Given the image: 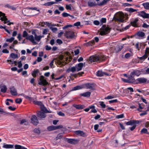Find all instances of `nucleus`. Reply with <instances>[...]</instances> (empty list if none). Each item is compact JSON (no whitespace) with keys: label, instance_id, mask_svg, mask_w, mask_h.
I'll list each match as a JSON object with an SVG mask.
<instances>
[{"label":"nucleus","instance_id":"f257e3e1","mask_svg":"<svg viewBox=\"0 0 149 149\" xmlns=\"http://www.w3.org/2000/svg\"><path fill=\"white\" fill-rule=\"evenodd\" d=\"M106 57L104 55L99 56L95 55L90 57L89 60L91 62H100L104 61L106 59Z\"/></svg>","mask_w":149,"mask_h":149},{"label":"nucleus","instance_id":"f03ea898","mask_svg":"<svg viewBox=\"0 0 149 149\" xmlns=\"http://www.w3.org/2000/svg\"><path fill=\"white\" fill-rule=\"evenodd\" d=\"M114 19L116 21L121 22H124L126 19L124 14L121 12L116 13L115 15Z\"/></svg>","mask_w":149,"mask_h":149},{"label":"nucleus","instance_id":"7ed1b4c3","mask_svg":"<svg viewBox=\"0 0 149 149\" xmlns=\"http://www.w3.org/2000/svg\"><path fill=\"white\" fill-rule=\"evenodd\" d=\"M110 31L109 28L106 25H103L100 29V34L102 36L109 33Z\"/></svg>","mask_w":149,"mask_h":149},{"label":"nucleus","instance_id":"20e7f679","mask_svg":"<svg viewBox=\"0 0 149 149\" xmlns=\"http://www.w3.org/2000/svg\"><path fill=\"white\" fill-rule=\"evenodd\" d=\"M33 102L35 104L40 106V109H41V110L44 111L46 113L51 112V111H49L47 110V109L44 107V105L42 104L41 102L38 101H34Z\"/></svg>","mask_w":149,"mask_h":149},{"label":"nucleus","instance_id":"39448f33","mask_svg":"<svg viewBox=\"0 0 149 149\" xmlns=\"http://www.w3.org/2000/svg\"><path fill=\"white\" fill-rule=\"evenodd\" d=\"M0 17L1 20L2 21H3L5 24H7L8 25H9V21L6 18L5 14L0 12Z\"/></svg>","mask_w":149,"mask_h":149},{"label":"nucleus","instance_id":"423d86ee","mask_svg":"<svg viewBox=\"0 0 149 149\" xmlns=\"http://www.w3.org/2000/svg\"><path fill=\"white\" fill-rule=\"evenodd\" d=\"M138 15L142 17L144 19L149 18V14L143 11L139 12Z\"/></svg>","mask_w":149,"mask_h":149},{"label":"nucleus","instance_id":"0eeeda50","mask_svg":"<svg viewBox=\"0 0 149 149\" xmlns=\"http://www.w3.org/2000/svg\"><path fill=\"white\" fill-rule=\"evenodd\" d=\"M10 93L13 96H16L18 95L17 90L14 86L10 88Z\"/></svg>","mask_w":149,"mask_h":149},{"label":"nucleus","instance_id":"6e6552de","mask_svg":"<svg viewBox=\"0 0 149 149\" xmlns=\"http://www.w3.org/2000/svg\"><path fill=\"white\" fill-rule=\"evenodd\" d=\"M62 127H63L62 125H59L57 126L52 125L48 127H47V129L48 131H50L61 128Z\"/></svg>","mask_w":149,"mask_h":149},{"label":"nucleus","instance_id":"1a4fd4ad","mask_svg":"<svg viewBox=\"0 0 149 149\" xmlns=\"http://www.w3.org/2000/svg\"><path fill=\"white\" fill-rule=\"evenodd\" d=\"M31 120V123L34 125H37L39 123L38 120L35 115L32 116Z\"/></svg>","mask_w":149,"mask_h":149},{"label":"nucleus","instance_id":"9d476101","mask_svg":"<svg viewBox=\"0 0 149 149\" xmlns=\"http://www.w3.org/2000/svg\"><path fill=\"white\" fill-rule=\"evenodd\" d=\"M40 81L39 82L38 84L40 85H45L47 84L46 80L45 79L44 77L42 75L40 76Z\"/></svg>","mask_w":149,"mask_h":149},{"label":"nucleus","instance_id":"9b49d317","mask_svg":"<svg viewBox=\"0 0 149 149\" xmlns=\"http://www.w3.org/2000/svg\"><path fill=\"white\" fill-rule=\"evenodd\" d=\"M65 35L67 38H72L74 36V33L72 31H66Z\"/></svg>","mask_w":149,"mask_h":149},{"label":"nucleus","instance_id":"f8f14e48","mask_svg":"<svg viewBox=\"0 0 149 149\" xmlns=\"http://www.w3.org/2000/svg\"><path fill=\"white\" fill-rule=\"evenodd\" d=\"M27 40H29L34 45L37 44V43L35 40L34 37L32 35L28 36L26 38Z\"/></svg>","mask_w":149,"mask_h":149},{"label":"nucleus","instance_id":"ddd939ff","mask_svg":"<svg viewBox=\"0 0 149 149\" xmlns=\"http://www.w3.org/2000/svg\"><path fill=\"white\" fill-rule=\"evenodd\" d=\"M136 35L138 37V38L139 39H142L145 38V33L142 31H139L137 32Z\"/></svg>","mask_w":149,"mask_h":149},{"label":"nucleus","instance_id":"4468645a","mask_svg":"<svg viewBox=\"0 0 149 149\" xmlns=\"http://www.w3.org/2000/svg\"><path fill=\"white\" fill-rule=\"evenodd\" d=\"M32 34L34 35L35 40H36L37 41L39 42L40 41L41 38L44 37V36H37L35 32H33Z\"/></svg>","mask_w":149,"mask_h":149},{"label":"nucleus","instance_id":"2eb2a0df","mask_svg":"<svg viewBox=\"0 0 149 149\" xmlns=\"http://www.w3.org/2000/svg\"><path fill=\"white\" fill-rule=\"evenodd\" d=\"M74 133L76 134L81 136L85 137L86 136V134L82 131H74Z\"/></svg>","mask_w":149,"mask_h":149},{"label":"nucleus","instance_id":"dca6fc26","mask_svg":"<svg viewBox=\"0 0 149 149\" xmlns=\"http://www.w3.org/2000/svg\"><path fill=\"white\" fill-rule=\"evenodd\" d=\"M147 79H146L144 78H138L136 80V84L138 83H143L146 82Z\"/></svg>","mask_w":149,"mask_h":149},{"label":"nucleus","instance_id":"f3484780","mask_svg":"<svg viewBox=\"0 0 149 149\" xmlns=\"http://www.w3.org/2000/svg\"><path fill=\"white\" fill-rule=\"evenodd\" d=\"M139 123L138 120H130L128 122H126L125 124L127 125H133L136 124L138 123Z\"/></svg>","mask_w":149,"mask_h":149},{"label":"nucleus","instance_id":"a211bd4d","mask_svg":"<svg viewBox=\"0 0 149 149\" xmlns=\"http://www.w3.org/2000/svg\"><path fill=\"white\" fill-rule=\"evenodd\" d=\"M83 88L86 89H92L93 87V85L91 83H86L83 84Z\"/></svg>","mask_w":149,"mask_h":149},{"label":"nucleus","instance_id":"6ab92c4d","mask_svg":"<svg viewBox=\"0 0 149 149\" xmlns=\"http://www.w3.org/2000/svg\"><path fill=\"white\" fill-rule=\"evenodd\" d=\"M96 75L98 76L102 77L104 75H108V74L107 73L103 72L102 70H99L97 72Z\"/></svg>","mask_w":149,"mask_h":149},{"label":"nucleus","instance_id":"aec40b11","mask_svg":"<svg viewBox=\"0 0 149 149\" xmlns=\"http://www.w3.org/2000/svg\"><path fill=\"white\" fill-rule=\"evenodd\" d=\"M37 115L38 117L41 118H45L46 116L45 113L41 111H38L37 113Z\"/></svg>","mask_w":149,"mask_h":149},{"label":"nucleus","instance_id":"412c9836","mask_svg":"<svg viewBox=\"0 0 149 149\" xmlns=\"http://www.w3.org/2000/svg\"><path fill=\"white\" fill-rule=\"evenodd\" d=\"M128 80L129 83L136 84V81H135L134 78L132 75L129 76L128 77Z\"/></svg>","mask_w":149,"mask_h":149},{"label":"nucleus","instance_id":"4be33fe9","mask_svg":"<svg viewBox=\"0 0 149 149\" xmlns=\"http://www.w3.org/2000/svg\"><path fill=\"white\" fill-rule=\"evenodd\" d=\"M138 21V19L137 18H135L133 19L131 22V23L132 25L134 27L137 26V23Z\"/></svg>","mask_w":149,"mask_h":149},{"label":"nucleus","instance_id":"5701e85b","mask_svg":"<svg viewBox=\"0 0 149 149\" xmlns=\"http://www.w3.org/2000/svg\"><path fill=\"white\" fill-rule=\"evenodd\" d=\"M73 106L76 108L77 109H81L85 107V106L84 105L81 104H74Z\"/></svg>","mask_w":149,"mask_h":149},{"label":"nucleus","instance_id":"b1692460","mask_svg":"<svg viewBox=\"0 0 149 149\" xmlns=\"http://www.w3.org/2000/svg\"><path fill=\"white\" fill-rule=\"evenodd\" d=\"M141 74V71L139 70H134L131 72V74L132 75H135L139 76Z\"/></svg>","mask_w":149,"mask_h":149},{"label":"nucleus","instance_id":"393cba45","mask_svg":"<svg viewBox=\"0 0 149 149\" xmlns=\"http://www.w3.org/2000/svg\"><path fill=\"white\" fill-rule=\"evenodd\" d=\"M83 66V64L82 63H80L78 65H76L75 66L77 68V71H79L81 70Z\"/></svg>","mask_w":149,"mask_h":149},{"label":"nucleus","instance_id":"a878e982","mask_svg":"<svg viewBox=\"0 0 149 149\" xmlns=\"http://www.w3.org/2000/svg\"><path fill=\"white\" fill-rule=\"evenodd\" d=\"M30 121L26 119H22L21 121L20 124H24V125H28L29 124Z\"/></svg>","mask_w":149,"mask_h":149},{"label":"nucleus","instance_id":"bb28decb","mask_svg":"<svg viewBox=\"0 0 149 149\" xmlns=\"http://www.w3.org/2000/svg\"><path fill=\"white\" fill-rule=\"evenodd\" d=\"M91 93L89 92H86L83 93H81L80 95L84 97H88L90 96Z\"/></svg>","mask_w":149,"mask_h":149},{"label":"nucleus","instance_id":"cd10ccee","mask_svg":"<svg viewBox=\"0 0 149 149\" xmlns=\"http://www.w3.org/2000/svg\"><path fill=\"white\" fill-rule=\"evenodd\" d=\"M67 71L68 72H73L77 71V70L76 66H75L68 69Z\"/></svg>","mask_w":149,"mask_h":149},{"label":"nucleus","instance_id":"c85d7f7f","mask_svg":"<svg viewBox=\"0 0 149 149\" xmlns=\"http://www.w3.org/2000/svg\"><path fill=\"white\" fill-rule=\"evenodd\" d=\"M83 88V84L81 86H77L73 87L72 89V91H76L77 90L81 89Z\"/></svg>","mask_w":149,"mask_h":149},{"label":"nucleus","instance_id":"c756f323","mask_svg":"<svg viewBox=\"0 0 149 149\" xmlns=\"http://www.w3.org/2000/svg\"><path fill=\"white\" fill-rule=\"evenodd\" d=\"M39 72V71L38 69L34 70L32 72V75L33 77H36Z\"/></svg>","mask_w":149,"mask_h":149},{"label":"nucleus","instance_id":"7c9ffc66","mask_svg":"<svg viewBox=\"0 0 149 149\" xmlns=\"http://www.w3.org/2000/svg\"><path fill=\"white\" fill-rule=\"evenodd\" d=\"M67 142L71 144H75L77 142V140L73 139H68L67 140Z\"/></svg>","mask_w":149,"mask_h":149},{"label":"nucleus","instance_id":"2f4dec72","mask_svg":"<svg viewBox=\"0 0 149 149\" xmlns=\"http://www.w3.org/2000/svg\"><path fill=\"white\" fill-rule=\"evenodd\" d=\"M142 5L143 6L144 8L146 9H149V3L145 2L142 4Z\"/></svg>","mask_w":149,"mask_h":149},{"label":"nucleus","instance_id":"473e14b6","mask_svg":"<svg viewBox=\"0 0 149 149\" xmlns=\"http://www.w3.org/2000/svg\"><path fill=\"white\" fill-rule=\"evenodd\" d=\"M139 107L137 109V110L139 111H141V110L144 108V105L143 103H139Z\"/></svg>","mask_w":149,"mask_h":149},{"label":"nucleus","instance_id":"72a5a7b5","mask_svg":"<svg viewBox=\"0 0 149 149\" xmlns=\"http://www.w3.org/2000/svg\"><path fill=\"white\" fill-rule=\"evenodd\" d=\"M15 147L16 149H27V148L19 145H16Z\"/></svg>","mask_w":149,"mask_h":149},{"label":"nucleus","instance_id":"f704fd0d","mask_svg":"<svg viewBox=\"0 0 149 149\" xmlns=\"http://www.w3.org/2000/svg\"><path fill=\"white\" fill-rule=\"evenodd\" d=\"M107 19L106 18H102L100 20V25H102L103 23H105L106 22Z\"/></svg>","mask_w":149,"mask_h":149},{"label":"nucleus","instance_id":"c9c22d12","mask_svg":"<svg viewBox=\"0 0 149 149\" xmlns=\"http://www.w3.org/2000/svg\"><path fill=\"white\" fill-rule=\"evenodd\" d=\"M62 16L63 17H67L68 16L70 17H74L72 16V15H70L69 14H68L66 13H62Z\"/></svg>","mask_w":149,"mask_h":149},{"label":"nucleus","instance_id":"e433bc0d","mask_svg":"<svg viewBox=\"0 0 149 149\" xmlns=\"http://www.w3.org/2000/svg\"><path fill=\"white\" fill-rule=\"evenodd\" d=\"M15 101L16 103L20 104L22 102V100L21 98H17L16 99Z\"/></svg>","mask_w":149,"mask_h":149},{"label":"nucleus","instance_id":"4c0bfd02","mask_svg":"<svg viewBox=\"0 0 149 149\" xmlns=\"http://www.w3.org/2000/svg\"><path fill=\"white\" fill-rule=\"evenodd\" d=\"M54 4H55L54 2L51 1L45 3L44 5L46 6H50Z\"/></svg>","mask_w":149,"mask_h":149},{"label":"nucleus","instance_id":"58836bf2","mask_svg":"<svg viewBox=\"0 0 149 149\" xmlns=\"http://www.w3.org/2000/svg\"><path fill=\"white\" fill-rule=\"evenodd\" d=\"M10 55L11 57L14 59L18 57V55L17 54L11 53Z\"/></svg>","mask_w":149,"mask_h":149},{"label":"nucleus","instance_id":"ea45409f","mask_svg":"<svg viewBox=\"0 0 149 149\" xmlns=\"http://www.w3.org/2000/svg\"><path fill=\"white\" fill-rule=\"evenodd\" d=\"M95 3L92 1H89L88 3V5L89 6L92 7L95 5Z\"/></svg>","mask_w":149,"mask_h":149},{"label":"nucleus","instance_id":"a19ab883","mask_svg":"<svg viewBox=\"0 0 149 149\" xmlns=\"http://www.w3.org/2000/svg\"><path fill=\"white\" fill-rule=\"evenodd\" d=\"M147 57V56L146 55V54H144L143 56L140 57L139 59L141 60H144Z\"/></svg>","mask_w":149,"mask_h":149},{"label":"nucleus","instance_id":"79ce46f5","mask_svg":"<svg viewBox=\"0 0 149 149\" xmlns=\"http://www.w3.org/2000/svg\"><path fill=\"white\" fill-rule=\"evenodd\" d=\"M124 117V115L122 114L119 115H118L116 116V118L118 119Z\"/></svg>","mask_w":149,"mask_h":149},{"label":"nucleus","instance_id":"37998d69","mask_svg":"<svg viewBox=\"0 0 149 149\" xmlns=\"http://www.w3.org/2000/svg\"><path fill=\"white\" fill-rule=\"evenodd\" d=\"M50 29L54 33V32H56L58 30L57 28H56V27H50Z\"/></svg>","mask_w":149,"mask_h":149},{"label":"nucleus","instance_id":"c03bdc74","mask_svg":"<svg viewBox=\"0 0 149 149\" xmlns=\"http://www.w3.org/2000/svg\"><path fill=\"white\" fill-rule=\"evenodd\" d=\"M100 105L102 108H105L106 105L103 102H100Z\"/></svg>","mask_w":149,"mask_h":149},{"label":"nucleus","instance_id":"a18cd8bd","mask_svg":"<svg viewBox=\"0 0 149 149\" xmlns=\"http://www.w3.org/2000/svg\"><path fill=\"white\" fill-rule=\"evenodd\" d=\"M34 132L37 134H39L40 133V130L38 128H36L33 130Z\"/></svg>","mask_w":149,"mask_h":149},{"label":"nucleus","instance_id":"49530a36","mask_svg":"<svg viewBox=\"0 0 149 149\" xmlns=\"http://www.w3.org/2000/svg\"><path fill=\"white\" fill-rule=\"evenodd\" d=\"M128 11L130 13H133L136 11L137 10L132 8H130L129 9Z\"/></svg>","mask_w":149,"mask_h":149},{"label":"nucleus","instance_id":"de8ad7c7","mask_svg":"<svg viewBox=\"0 0 149 149\" xmlns=\"http://www.w3.org/2000/svg\"><path fill=\"white\" fill-rule=\"evenodd\" d=\"M9 43H5L2 46V47L3 48H6L8 46Z\"/></svg>","mask_w":149,"mask_h":149},{"label":"nucleus","instance_id":"09e8293b","mask_svg":"<svg viewBox=\"0 0 149 149\" xmlns=\"http://www.w3.org/2000/svg\"><path fill=\"white\" fill-rule=\"evenodd\" d=\"M145 54H146V55L148 56L149 54V47L146 48Z\"/></svg>","mask_w":149,"mask_h":149},{"label":"nucleus","instance_id":"8fccbe9b","mask_svg":"<svg viewBox=\"0 0 149 149\" xmlns=\"http://www.w3.org/2000/svg\"><path fill=\"white\" fill-rule=\"evenodd\" d=\"M28 33L26 31H24L23 32V37H27Z\"/></svg>","mask_w":149,"mask_h":149},{"label":"nucleus","instance_id":"3c124183","mask_svg":"<svg viewBox=\"0 0 149 149\" xmlns=\"http://www.w3.org/2000/svg\"><path fill=\"white\" fill-rule=\"evenodd\" d=\"M107 3V1L105 0H103L102 2H100L99 4V5L102 6Z\"/></svg>","mask_w":149,"mask_h":149},{"label":"nucleus","instance_id":"603ef678","mask_svg":"<svg viewBox=\"0 0 149 149\" xmlns=\"http://www.w3.org/2000/svg\"><path fill=\"white\" fill-rule=\"evenodd\" d=\"M141 132L143 133H147V130L146 128H143L141 130Z\"/></svg>","mask_w":149,"mask_h":149},{"label":"nucleus","instance_id":"864d4df0","mask_svg":"<svg viewBox=\"0 0 149 149\" xmlns=\"http://www.w3.org/2000/svg\"><path fill=\"white\" fill-rule=\"evenodd\" d=\"M93 23L94 24L96 25H99L100 22L99 21L97 20H95L93 22Z\"/></svg>","mask_w":149,"mask_h":149},{"label":"nucleus","instance_id":"5fc2aeb1","mask_svg":"<svg viewBox=\"0 0 149 149\" xmlns=\"http://www.w3.org/2000/svg\"><path fill=\"white\" fill-rule=\"evenodd\" d=\"M118 101L117 99H115L113 100H111L109 101L110 103H113L117 102Z\"/></svg>","mask_w":149,"mask_h":149},{"label":"nucleus","instance_id":"6e6d98bb","mask_svg":"<svg viewBox=\"0 0 149 149\" xmlns=\"http://www.w3.org/2000/svg\"><path fill=\"white\" fill-rule=\"evenodd\" d=\"M48 31V29H43V34H47V32Z\"/></svg>","mask_w":149,"mask_h":149},{"label":"nucleus","instance_id":"4d7b16f0","mask_svg":"<svg viewBox=\"0 0 149 149\" xmlns=\"http://www.w3.org/2000/svg\"><path fill=\"white\" fill-rule=\"evenodd\" d=\"M2 52L3 53H9V51L6 48H4L2 51Z\"/></svg>","mask_w":149,"mask_h":149},{"label":"nucleus","instance_id":"13d9d810","mask_svg":"<svg viewBox=\"0 0 149 149\" xmlns=\"http://www.w3.org/2000/svg\"><path fill=\"white\" fill-rule=\"evenodd\" d=\"M18 67L19 68H20L22 66V65L21 61L18 62Z\"/></svg>","mask_w":149,"mask_h":149},{"label":"nucleus","instance_id":"bf43d9fd","mask_svg":"<svg viewBox=\"0 0 149 149\" xmlns=\"http://www.w3.org/2000/svg\"><path fill=\"white\" fill-rule=\"evenodd\" d=\"M66 8L67 10H72L71 7L70 5H66Z\"/></svg>","mask_w":149,"mask_h":149},{"label":"nucleus","instance_id":"052dcab7","mask_svg":"<svg viewBox=\"0 0 149 149\" xmlns=\"http://www.w3.org/2000/svg\"><path fill=\"white\" fill-rule=\"evenodd\" d=\"M136 126V124H135L133 125L132 127H130V129L131 130L133 131L135 128Z\"/></svg>","mask_w":149,"mask_h":149},{"label":"nucleus","instance_id":"680f3d73","mask_svg":"<svg viewBox=\"0 0 149 149\" xmlns=\"http://www.w3.org/2000/svg\"><path fill=\"white\" fill-rule=\"evenodd\" d=\"M64 75H62L59 77L55 78L54 79L55 80H57L60 79H61V78H63V77H64Z\"/></svg>","mask_w":149,"mask_h":149},{"label":"nucleus","instance_id":"e2e57ef3","mask_svg":"<svg viewBox=\"0 0 149 149\" xmlns=\"http://www.w3.org/2000/svg\"><path fill=\"white\" fill-rule=\"evenodd\" d=\"M114 97L113 96H108L106 97L105 99H111L112 98H113Z\"/></svg>","mask_w":149,"mask_h":149},{"label":"nucleus","instance_id":"0e129e2a","mask_svg":"<svg viewBox=\"0 0 149 149\" xmlns=\"http://www.w3.org/2000/svg\"><path fill=\"white\" fill-rule=\"evenodd\" d=\"M56 42L59 44H61L63 43L62 41L59 39H58L56 40Z\"/></svg>","mask_w":149,"mask_h":149},{"label":"nucleus","instance_id":"69168bd1","mask_svg":"<svg viewBox=\"0 0 149 149\" xmlns=\"http://www.w3.org/2000/svg\"><path fill=\"white\" fill-rule=\"evenodd\" d=\"M80 24L81 23L80 22H77L74 24V26H78L80 25Z\"/></svg>","mask_w":149,"mask_h":149},{"label":"nucleus","instance_id":"338daca9","mask_svg":"<svg viewBox=\"0 0 149 149\" xmlns=\"http://www.w3.org/2000/svg\"><path fill=\"white\" fill-rule=\"evenodd\" d=\"M143 27L145 28H147L149 27V25H147L146 23H143L142 25Z\"/></svg>","mask_w":149,"mask_h":149},{"label":"nucleus","instance_id":"774afa93","mask_svg":"<svg viewBox=\"0 0 149 149\" xmlns=\"http://www.w3.org/2000/svg\"><path fill=\"white\" fill-rule=\"evenodd\" d=\"M24 97L26 98L27 99H28L29 100H31V98L28 96L24 95Z\"/></svg>","mask_w":149,"mask_h":149}]
</instances>
